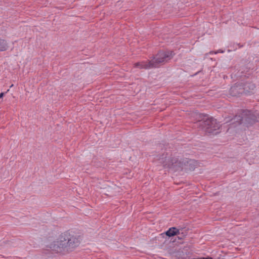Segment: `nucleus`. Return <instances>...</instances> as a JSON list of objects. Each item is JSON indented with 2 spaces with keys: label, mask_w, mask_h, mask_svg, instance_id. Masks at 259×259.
Segmentation results:
<instances>
[{
  "label": "nucleus",
  "mask_w": 259,
  "mask_h": 259,
  "mask_svg": "<svg viewBox=\"0 0 259 259\" xmlns=\"http://www.w3.org/2000/svg\"><path fill=\"white\" fill-rule=\"evenodd\" d=\"M79 244L80 239L78 236L66 232L50 245L48 250L54 253L65 254L72 251Z\"/></svg>",
  "instance_id": "obj_1"
},
{
  "label": "nucleus",
  "mask_w": 259,
  "mask_h": 259,
  "mask_svg": "<svg viewBox=\"0 0 259 259\" xmlns=\"http://www.w3.org/2000/svg\"><path fill=\"white\" fill-rule=\"evenodd\" d=\"M230 94L233 96H237L244 94L243 87L240 84H235L232 87L230 90Z\"/></svg>",
  "instance_id": "obj_6"
},
{
  "label": "nucleus",
  "mask_w": 259,
  "mask_h": 259,
  "mask_svg": "<svg viewBox=\"0 0 259 259\" xmlns=\"http://www.w3.org/2000/svg\"><path fill=\"white\" fill-rule=\"evenodd\" d=\"M258 115L250 110H242L238 115H236L232 120L231 124L233 126L243 124L249 126L257 121Z\"/></svg>",
  "instance_id": "obj_3"
},
{
  "label": "nucleus",
  "mask_w": 259,
  "mask_h": 259,
  "mask_svg": "<svg viewBox=\"0 0 259 259\" xmlns=\"http://www.w3.org/2000/svg\"><path fill=\"white\" fill-rule=\"evenodd\" d=\"M7 48V43L5 41V40L0 39V51H5Z\"/></svg>",
  "instance_id": "obj_9"
},
{
  "label": "nucleus",
  "mask_w": 259,
  "mask_h": 259,
  "mask_svg": "<svg viewBox=\"0 0 259 259\" xmlns=\"http://www.w3.org/2000/svg\"><path fill=\"white\" fill-rule=\"evenodd\" d=\"M197 125L201 126V128L205 132L212 133L219 128L220 123L213 117H207L203 120L199 121Z\"/></svg>",
  "instance_id": "obj_4"
},
{
  "label": "nucleus",
  "mask_w": 259,
  "mask_h": 259,
  "mask_svg": "<svg viewBox=\"0 0 259 259\" xmlns=\"http://www.w3.org/2000/svg\"><path fill=\"white\" fill-rule=\"evenodd\" d=\"M255 86L253 83H247L244 85L243 89L244 94H248L252 93V91L254 90Z\"/></svg>",
  "instance_id": "obj_7"
},
{
  "label": "nucleus",
  "mask_w": 259,
  "mask_h": 259,
  "mask_svg": "<svg viewBox=\"0 0 259 259\" xmlns=\"http://www.w3.org/2000/svg\"><path fill=\"white\" fill-rule=\"evenodd\" d=\"M174 54L172 51H160L155 56L151 58L149 60L143 61L136 63L134 67L140 69H150L154 68H158L161 65L170 60Z\"/></svg>",
  "instance_id": "obj_2"
},
{
  "label": "nucleus",
  "mask_w": 259,
  "mask_h": 259,
  "mask_svg": "<svg viewBox=\"0 0 259 259\" xmlns=\"http://www.w3.org/2000/svg\"><path fill=\"white\" fill-rule=\"evenodd\" d=\"M183 165V163L177 157H171L166 159L163 162V166L174 171L179 170Z\"/></svg>",
  "instance_id": "obj_5"
},
{
  "label": "nucleus",
  "mask_w": 259,
  "mask_h": 259,
  "mask_svg": "<svg viewBox=\"0 0 259 259\" xmlns=\"http://www.w3.org/2000/svg\"><path fill=\"white\" fill-rule=\"evenodd\" d=\"M193 259H212V258L211 257L207 256V257H202L197 258H194Z\"/></svg>",
  "instance_id": "obj_10"
},
{
  "label": "nucleus",
  "mask_w": 259,
  "mask_h": 259,
  "mask_svg": "<svg viewBox=\"0 0 259 259\" xmlns=\"http://www.w3.org/2000/svg\"><path fill=\"white\" fill-rule=\"evenodd\" d=\"M224 52V51L221 50H218L217 52H214V54H217V53H223Z\"/></svg>",
  "instance_id": "obj_11"
},
{
  "label": "nucleus",
  "mask_w": 259,
  "mask_h": 259,
  "mask_svg": "<svg viewBox=\"0 0 259 259\" xmlns=\"http://www.w3.org/2000/svg\"><path fill=\"white\" fill-rule=\"evenodd\" d=\"M5 93H1L0 94V99H1L2 98H3V97L4 96Z\"/></svg>",
  "instance_id": "obj_12"
},
{
  "label": "nucleus",
  "mask_w": 259,
  "mask_h": 259,
  "mask_svg": "<svg viewBox=\"0 0 259 259\" xmlns=\"http://www.w3.org/2000/svg\"><path fill=\"white\" fill-rule=\"evenodd\" d=\"M179 230L176 227L170 228L166 232L165 234L168 237H172L179 234Z\"/></svg>",
  "instance_id": "obj_8"
}]
</instances>
